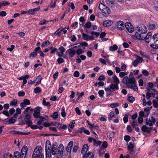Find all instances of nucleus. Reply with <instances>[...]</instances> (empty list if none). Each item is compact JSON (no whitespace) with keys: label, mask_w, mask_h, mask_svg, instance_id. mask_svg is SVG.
Returning a JSON list of instances; mask_svg holds the SVG:
<instances>
[{"label":"nucleus","mask_w":158,"mask_h":158,"mask_svg":"<svg viewBox=\"0 0 158 158\" xmlns=\"http://www.w3.org/2000/svg\"><path fill=\"white\" fill-rule=\"evenodd\" d=\"M64 147L62 144H60L58 148L56 142L51 145L49 140H47L45 144L46 158H51L52 155H57L56 158H59L62 155Z\"/></svg>","instance_id":"obj_1"},{"label":"nucleus","mask_w":158,"mask_h":158,"mask_svg":"<svg viewBox=\"0 0 158 158\" xmlns=\"http://www.w3.org/2000/svg\"><path fill=\"white\" fill-rule=\"evenodd\" d=\"M42 149L40 146H37L34 149L32 158H44Z\"/></svg>","instance_id":"obj_2"},{"label":"nucleus","mask_w":158,"mask_h":158,"mask_svg":"<svg viewBox=\"0 0 158 158\" xmlns=\"http://www.w3.org/2000/svg\"><path fill=\"white\" fill-rule=\"evenodd\" d=\"M136 81L134 77L128 78L127 86L129 88L134 90L135 91H138V88L136 85Z\"/></svg>","instance_id":"obj_3"},{"label":"nucleus","mask_w":158,"mask_h":158,"mask_svg":"<svg viewBox=\"0 0 158 158\" xmlns=\"http://www.w3.org/2000/svg\"><path fill=\"white\" fill-rule=\"evenodd\" d=\"M98 8L103 13L106 15L109 14L110 13V10L109 8L102 2L99 3Z\"/></svg>","instance_id":"obj_4"},{"label":"nucleus","mask_w":158,"mask_h":158,"mask_svg":"<svg viewBox=\"0 0 158 158\" xmlns=\"http://www.w3.org/2000/svg\"><path fill=\"white\" fill-rule=\"evenodd\" d=\"M137 27L138 31L140 34H145L147 31L146 27L143 24H140Z\"/></svg>","instance_id":"obj_5"},{"label":"nucleus","mask_w":158,"mask_h":158,"mask_svg":"<svg viewBox=\"0 0 158 158\" xmlns=\"http://www.w3.org/2000/svg\"><path fill=\"white\" fill-rule=\"evenodd\" d=\"M42 108L40 106H37L34 109V112L33 114L34 118H36L40 115V110Z\"/></svg>","instance_id":"obj_6"},{"label":"nucleus","mask_w":158,"mask_h":158,"mask_svg":"<svg viewBox=\"0 0 158 158\" xmlns=\"http://www.w3.org/2000/svg\"><path fill=\"white\" fill-rule=\"evenodd\" d=\"M27 151V147L26 146H24L22 149L21 152L20 156V158H25L26 154Z\"/></svg>","instance_id":"obj_7"},{"label":"nucleus","mask_w":158,"mask_h":158,"mask_svg":"<svg viewBox=\"0 0 158 158\" xmlns=\"http://www.w3.org/2000/svg\"><path fill=\"white\" fill-rule=\"evenodd\" d=\"M143 60V58L142 57L138 56L137 57V59L133 62L132 65L134 67H135L137 66L139 63H142Z\"/></svg>","instance_id":"obj_8"},{"label":"nucleus","mask_w":158,"mask_h":158,"mask_svg":"<svg viewBox=\"0 0 158 158\" xmlns=\"http://www.w3.org/2000/svg\"><path fill=\"white\" fill-rule=\"evenodd\" d=\"M110 90H111V92H115V94H118V92H116V90L119 89L118 85L112 84L110 85Z\"/></svg>","instance_id":"obj_9"},{"label":"nucleus","mask_w":158,"mask_h":158,"mask_svg":"<svg viewBox=\"0 0 158 158\" xmlns=\"http://www.w3.org/2000/svg\"><path fill=\"white\" fill-rule=\"evenodd\" d=\"M116 26L118 30L120 31L123 30L124 28V23L121 21H118L116 24Z\"/></svg>","instance_id":"obj_10"},{"label":"nucleus","mask_w":158,"mask_h":158,"mask_svg":"<svg viewBox=\"0 0 158 158\" xmlns=\"http://www.w3.org/2000/svg\"><path fill=\"white\" fill-rule=\"evenodd\" d=\"M131 24L130 22H127L125 23V27L128 31L130 33H131L134 31V28L133 26H131V27H130V29H129V27H130L131 25Z\"/></svg>","instance_id":"obj_11"},{"label":"nucleus","mask_w":158,"mask_h":158,"mask_svg":"<svg viewBox=\"0 0 158 158\" xmlns=\"http://www.w3.org/2000/svg\"><path fill=\"white\" fill-rule=\"evenodd\" d=\"M152 129V127H149L146 126V125H143L142 127L141 130L144 132L149 133L151 132Z\"/></svg>","instance_id":"obj_12"},{"label":"nucleus","mask_w":158,"mask_h":158,"mask_svg":"<svg viewBox=\"0 0 158 158\" xmlns=\"http://www.w3.org/2000/svg\"><path fill=\"white\" fill-rule=\"evenodd\" d=\"M94 154L92 152H89L83 155L82 158H94Z\"/></svg>","instance_id":"obj_13"},{"label":"nucleus","mask_w":158,"mask_h":158,"mask_svg":"<svg viewBox=\"0 0 158 158\" xmlns=\"http://www.w3.org/2000/svg\"><path fill=\"white\" fill-rule=\"evenodd\" d=\"M67 51L68 52L69 57L70 59V58L73 57L76 53V50L72 49L70 48V49L68 50Z\"/></svg>","instance_id":"obj_14"},{"label":"nucleus","mask_w":158,"mask_h":158,"mask_svg":"<svg viewBox=\"0 0 158 158\" xmlns=\"http://www.w3.org/2000/svg\"><path fill=\"white\" fill-rule=\"evenodd\" d=\"M89 148V146L87 144H84L83 146L81 151V153L82 155L85 154L87 153V152Z\"/></svg>","instance_id":"obj_15"},{"label":"nucleus","mask_w":158,"mask_h":158,"mask_svg":"<svg viewBox=\"0 0 158 158\" xmlns=\"http://www.w3.org/2000/svg\"><path fill=\"white\" fill-rule=\"evenodd\" d=\"M113 23V21L111 20H107L103 21V24L105 27H110Z\"/></svg>","instance_id":"obj_16"},{"label":"nucleus","mask_w":158,"mask_h":158,"mask_svg":"<svg viewBox=\"0 0 158 158\" xmlns=\"http://www.w3.org/2000/svg\"><path fill=\"white\" fill-rule=\"evenodd\" d=\"M133 38L134 40H141L143 39L140 34L138 33V32L135 33V35L133 36Z\"/></svg>","instance_id":"obj_17"},{"label":"nucleus","mask_w":158,"mask_h":158,"mask_svg":"<svg viewBox=\"0 0 158 158\" xmlns=\"http://www.w3.org/2000/svg\"><path fill=\"white\" fill-rule=\"evenodd\" d=\"M134 144V142L133 143L132 142H130L127 147L128 150H131L133 149L135 146Z\"/></svg>","instance_id":"obj_18"},{"label":"nucleus","mask_w":158,"mask_h":158,"mask_svg":"<svg viewBox=\"0 0 158 158\" xmlns=\"http://www.w3.org/2000/svg\"><path fill=\"white\" fill-rule=\"evenodd\" d=\"M118 47L116 44H114L112 46H110L109 50L111 51H114L118 49Z\"/></svg>","instance_id":"obj_19"},{"label":"nucleus","mask_w":158,"mask_h":158,"mask_svg":"<svg viewBox=\"0 0 158 158\" xmlns=\"http://www.w3.org/2000/svg\"><path fill=\"white\" fill-rule=\"evenodd\" d=\"M112 78L114 79V82L116 85H118L120 81L119 79L117 77V76L114 75L113 77Z\"/></svg>","instance_id":"obj_20"},{"label":"nucleus","mask_w":158,"mask_h":158,"mask_svg":"<svg viewBox=\"0 0 158 158\" xmlns=\"http://www.w3.org/2000/svg\"><path fill=\"white\" fill-rule=\"evenodd\" d=\"M115 133L113 131H110L107 133V136L110 138H114V137Z\"/></svg>","instance_id":"obj_21"},{"label":"nucleus","mask_w":158,"mask_h":158,"mask_svg":"<svg viewBox=\"0 0 158 158\" xmlns=\"http://www.w3.org/2000/svg\"><path fill=\"white\" fill-rule=\"evenodd\" d=\"M145 124L147 125H148L150 126H153V124H152L151 120L150 117H149V119L146 118V119Z\"/></svg>","instance_id":"obj_22"},{"label":"nucleus","mask_w":158,"mask_h":158,"mask_svg":"<svg viewBox=\"0 0 158 158\" xmlns=\"http://www.w3.org/2000/svg\"><path fill=\"white\" fill-rule=\"evenodd\" d=\"M34 92L35 94L41 93L42 92V89L40 87H37L34 89Z\"/></svg>","instance_id":"obj_23"},{"label":"nucleus","mask_w":158,"mask_h":158,"mask_svg":"<svg viewBox=\"0 0 158 158\" xmlns=\"http://www.w3.org/2000/svg\"><path fill=\"white\" fill-rule=\"evenodd\" d=\"M105 152V149L102 148H100L99 149L98 153L99 155L100 156H102L104 153Z\"/></svg>","instance_id":"obj_24"},{"label":"nucleus","mask_w":158,"mask_h":158,"mask_svg":"<svg viewBox=\"0 0 158 158\" xmlns=\"http://www.w3.org/2000/svg\"><path fill=\"white\" fill-rule=\"evenodd\" d=\"M82 35L83 39L85 40L86 41H89L88 37H89V35L88 34L85 33L84 32H82Z\"/></svg>","instance_id":"obj_25"},{"label":"nucleus","mask_w":158,"mask_h":158,"mask_svg":"<svg viewBox=\"0 0 158 158\" xmlns=\"http://www.w3.org/2000/svg\"><path fill=\"white\" fill-rule=\"evenodd\" d=\"M43 104L45 106H51V104L49 102H46L45 98H43L42 102Z\"/></svg>","instance_id":"obj_26"},{"label":"nucleus","mask_w":158,"mask_h":158,"mask_svg":"<svg viewBox=\"0 0 158 158\" xmlns=\"http://www.w3.org/2000/svg\"><path fill=\"white\" fill-rule=\"evenodd\" d=\"M50 41L48 40L43 42L41 45V47L42 48H44L46 46H47L50 44Z\"/></svg>","instance_id":"obj_27"},{"label":"nucleus","mask_w":158,"mask_h":158,"mask_svg":"<svg viewBox=\"0 0 158 158\" xmlns=\"http://www.w3.org/2000/svg\"><path fill=\"white\" fill-rule=\"evenodd\" d=\"M106 3L108 5H112L114 4V0H105Z\"/></svg>","instance_id":"obj_28"},{"label":"nucleus","mask_w":158,"mask_h":158,"mask_svg":"<svg viewBox=\"0 0 158 158\" xmlns=\"http://www.w3.org/2000/svg\"><path fill=\"white\" fill-rule=\"evenodd\" d=\"M127 100L131 103H133L135 100V98L131 96H129L127 98Z\"/></svg>","instance_id":"obj_29"},{"label":"nucleus","mask_w":158,"mask_h":158,"mask_svg":"<svg viewBox=\"0 0 158 158\" xmlns=\"http://www.w3.org/2000/svg\"><path fill=\"white\" fill-rule=\"evenodd\" d=\"M14 158H20V153L18 151H16L14 153Z\"/></svg>","instance_id":"obj_30"},{"label":"nucleus","mask_w":158,"mask_h":158,"mask_svg":"<svg viewBox=\"0 0 158 158\" xmlns=\"http://www.w3.org/2000/svg\"><path fill=\"white\" fill-rule=\"evenodd\" d=\"M37 55V53L34 51L32 52L31 53L29 54V58L31 59H32L33 57H36Z\"/></svg>","instance_id":"obj_31"},{"label":"nucleus","mask_w":158,"mask_h":158,"mask_svg":"<svg viewBox=\"0 0 158 158\" xmlns=\"http://www.w3.org/2000/svg\"><path fill=\"white\" fill-rule=\"evenodd\" d=\"M18 103L17 100L16 99H14L10 103V105L11 106H16Z\"/></svg>","instance_id":"obj_32"},{"label":"nucleus","mask_w":158,"mask_h":158,"mask_svg":"<svg viewBox=\"0 0 158 158\" xmlns=\"http://www.w3.org/2000/svg\"><path fill=\"white\" fill-rule=\"evenodd\" d=\"M153 41L156 42L158 41V33L152 36Z\"/></svg>","instance_id":"obj_33"},{"label":"nucleus","mask_w":158,"mask_h":158,"mask_svg":"<svg viewBox=\"0 0 158 158\" xmlns=\"http://www.w3.org/2000/svg\"><path fill=\"white\" fill-rule=\"evenodd\" d=\"M76 53L78 55H79L84 53V51L83 50L79 48L76 50Z\"/></svg>","instance_id":"obj_34"},{"label":"nucleus","mask_w":158,"mask_h":158,"mask_svg":"<svg viewBox=\"0 0 158 158\" xmlns=\"http://www.w3.org/2000/svg\"><path fill=\"white\" fill-rule=\"evenodd\" d=\"M16 121V119L13 118V117H10L8 119L9 123H10V124H14L15 123Z\"/></svg>","instance_id":"obj_35"},{"label":"nucleus","mask_w":158,"mask_h":158,"mask_svg":"<svg viewBox=\"0 0 158 158\" xmlns=\"http://www.w3.org/2000/svg\"><path fill=\"white\" fill-rule=\"evenodd\" d=\"M61 111V115L63 117H65L66 116V114L65 110V108L64 107H62Z\"/></svg>","instance_id":"obj_36"},{"label":"nucleus","mask_w":158,"mask_h":158,"mask_svg":"<svg viewBox=\"0 0 158 158\" xmlns=\"http://www.w3.org/2000/svg\"><path fill=\"white\" fill-rule=\"evenodd\" d=\"M31 116L28 113H26L25 115V119L27 120H31Z\"/></svg>","instance_id":"obj_37"},{"label":"nucleus","mask_w":158,"mask_h":158,"mask_svg":"<svg viewBox=\"0 0 158 158\" xmlns=\"http://www.w3.org/2000/svg\"><path fill=\"white\" fill-rule=\"evenodd\" d=\"M104 93V92L103 90H99L98 92V94L99 97L100 98L103 97V94Z\"/></svg>","instance_id":"obj_38"},{"label":"nucleus","mask_w":158,"mask_h":158,"mask_svg":"<svg viewBox=\"0 0 158 158\" xmlns=\"http://www.w3.org/2000/svg\"><path fill=\"white\" fill-rule=\"evenodd\" d=\"M128 116L127 114L124 115V117L123 118V120L125 123H127L128 122Z\"/></svg>","instance_id":"obj_39"},{"label":"nucleus","mask_w":158,"mask_h":158,"mask_svg":"<svg viewBox=\"0 0 158 158\" xmlns=\"http://www.w3.org/2000/svg\"><path fill=\"white\" fill-rule=\"evenodd\" d=\"M84 128L83 127H81L80 128H79L78 130L76 131V133H80L82 134L83 132L84 131Z\"/></svg>","instance_id":"obj_40"},{"label":"nucleus","mask_w":158,"mask_h":158,"mask_svg":"<svg viewBox=\"0 0 158 158\" xmlns=\"http://www.w3.org/2000/svg\"><path fill=\"white\" fill-rule=\"evenodd\" d=\"M91 26V23L90 22H88L86 23L84 26V27L87 28H90Z\"/></svg>","instance_id":"obj_41"},{"label":"nucleus","mask_w":158,"mask_h":158,"mask_svg":"<svg viewBox=\"0 0 158 158\" xmlns=\"http://www.w3.org/2000/svg\"><path fill=\"white\" fill-rule=\"evenodd\" d=\"M119 104L118 103H113L110 104V106L111 108H114L117 107L119 106Z\"/></svg>","instance_id":"obj_42"},{"label":"nucleus","mask_w":158,"mask_h":158,"mask_svg":"<svg viewBox=\"0 0 158 158\" xmlns=\"http://www.w3.org/2000/svg\"><path fill=\"white\" fill-rule=\"evenodd\" d=\"M146 98L147 99H149L152 96V95H153V93L152 92L150 93L147 92L146 93Z\"/></svg>","instance_id":"obj_43"},{"label":"nucleus","mask_w":158,"mask_h":158,"mask_svg":"<svg viewBox=\"0 0 158 158\" xmlns=\"http://www.w3.org/2000/svg\"><path fill=\"white\" fill-rule=\"evenodd\" d=\"M108 146V143L106 141H104L103 143L102 147L101 148H102L104 149L106 148Z\"/></svg>","instance_id":"obj_44"},{"label":"nucleus","mask_w":158,"mask_h":158,"mask_svg":"<svg viewBox=\"0 0 158 158\" xmlns=\"http://www.w3.org/2000/svg\"><path fill=\"white\" fill-rule=\"evenodd\" d=\"M140 54L142 56L146 58H148V56L147 55L146 53L142 51H140L139 52Z\"/></svg>","instance_id":"obj_45"},{"label":"nucleus","mask_w":158,"mask_h":158,"mask_svg":"<svg viewBox=\"0 0 158 158\" xmlns=\"http://www.w3.org/2000/svg\"><path fill=\"white\" fill-rule=\"evenodd\" d=\"M51 117L54 118L56 119L58 117V113L57 112H55L53 113Z\"/></svg>","instance_id":"obj_46"},{"label":"nucleus","mask_w":158,"mask_h":158,"mask_svg":"<svg viewBox=\"0 0 158 158\" xmlns=\"http://www.w3.org/2000/svg\"><path fill=\"white\" fill-rule=\"evenodd\" d=\"M152 103L153 106L155 108H157L158 107V103L156 101L153 100L152 101Z\"/></svg>","instance_id":"obj_47"},{"label":"nucleus","mask_w":158,"mask_h":158,"mask_svg":"<svg viewBox=\"0 0 158 158\" xmlns=\"http://www.w3.org/2000/svg\"><path fill=\"white\" fill-rule=\"evenodd\" d=\"M149 27L150 29L151 30H153L156 28V26L155 24H149Z\"/></svg>","instance_id":"obj_48"},{"label":"nucleus","mask_w":158,"mask_h":158,"mask_svg":"<svg viewBox=\"0 0 158 158\" xmlns=\"http://www.w3.org/2000/svg\"><path fill=\"white\" fill-rule=\"evenodd\" d=\"M124 139L125 141L128 142L131 140V137L129 135H126L124 136Z\"/></svg>","instance_id":"obj_49"},{"label":"nucleus","mask_w":158,"mask_h":158,"mask_svg":"<svg viewBox=\"0 0 158 158\" xmlns=\"http://www.w3.org/2000/svg\"><path fill=\"white\" fill-rule=\"evenodd\" d=\"M58 50L57 48H54L53 50H52L50 52L51 54H55L56 52L57 53V54L58 53Z\"/></svg>","instance_id":"obj_50"},{"label":"nucleus","mask_w":158,"mask_h":158,"mask_svg":"<svg viewBox=\"0 0 158 158\" xmlns=\"http://www.w3.org/2000/svg\"><path fill=\"white\" fill-rule=\"evenodd\" d=\"M35 13L33 9H30L27 11V14L29 15H33Z\"/></svg>","instance_id":"obj_51"},{"label":"nucleus","mask_w":158,"mask_h":158,"mask_svg":"<svg viewBox=\"0 0 158 158\" xmlns=\"http://www.w3.org/2000/svg\"><path fill=\"white\" fill-rule=\"evenodd\" d=\"M23 102L26 106L29 105L31 103L30 101L27 99H24Z\"/></svg>","instance_id":"obj_52"},{"label":"nucleus","mask_w":158,"mask_h":158,"mask_svg":"<svg viewBox=\"0 0 158 158\" xmlns=\"http://www.w3.org/2000/svg\"><path fill=\"white\" fill-rule=\"evenodd\" d=\"M75 123V120H73L72 122H70L69 124V126L71 128L73 129L74 126V124Z\"/></svg>","instance_id":"obj_53"},{"label":"nucleus","mask_w":158,"mask_h":158,"mask_svg":"<svg viewBox=\"0 0 158 158\" xmlns=\"http://www.w3.org/2000/svg\"><path fill=\"white\" fill-rule=\"evenodd\" d=\"M142 73L145 76H148L149 74L148 72L146 70H143L142 71Z\"/></svg>","instance_id":"obj_54"},{"label":"nucleus","mask_w":158,"mask_h":158,"mask_svg":"<svg viewBox=\"0 0 158 158\" xmlns=\"http://www.w3.org/2000/svg\"><path fill=\"white\" fill-rule=\"evenodd\" d=\"M128 78L127 77H124L123 80V82L124 84H126L127 85V83L128 82Z\"/></svg>","instance_id":"obj_55"},{"label":"nucleus","mask_w":158,"mask_h":158,"mask_svg":"<svg viewBox=\"0 0 158 158\" xmlns=\"http://www.w3.org/2000/svg\"><path fill=\"white\" fill-rule=\"evenodd\" d=\"M57 61L59 64L63 63L64 61V60L61 58H58L57 60Z\"/></svg>","instance_id":"obj_56"},{"label":"nucleus","mask_w":158,"mask_h":158,"mask_svg":"<svg viewBox=\"0 0 158 158\" xmlns=\"http://www.w3.org/2000/svg\"><path fill=\"white\" fill-rule=\"evenodd\" d=\"M60 125V127L62 129H63L64 130H65L66 129L67 126L66 124L64 125L62 123H59V125Z\"/></svg>","instance_id":"obj_57"},{"label":"nucleus","mask_w":158,"mask_h":158,"mask_svg":"<svg viewBox=\"0 0 158 158\" xmlns=\"http://www.w3.org/2000/svg\"><path fill=\"white\" fill-rule=\"evenodd\" d=\"M127 130L129 132H131L132 131V129L130 125H127Z\"/></svg>","instance_id":"obj_58"},{"label":"nucleus","mask_w":158,"mask_h":158,"mask_svg":"<svg viewBox=\"0 0 158 158\" xmlns=\"http://www.w3.org/2000/svg\"><path fill=\"white\" fill-rule=\"evenodd\" d=\"M25 95V93L24 91H20L18 93V95L19 97L24 96Z\"/></svg>","instance_id":"obj_59"},{"label":"nucleus","mask_w":158,"mask_h":158,"mask_svg":"<svg viewBox=\"0 0 158 158\" xmlns=\"http://www.w3.org/2000/svg\"><path fill=\"white\" fill-rule=\"evenodd\" d=\"M41 48L40 46H38L34 50V51L35 52L37 53V52H40V50Z\"/></svg>","instance_id":"obj_60"},{"label":"nucleus","mask_w":158,"mask_h":158,"mask_svg":"<svg viewBox=\"0 0 158 158\" xmlns=\"http://www.w3.org/2000/svg\"><path fill=\"white\" fill-rule=\"evenodd\" d=\"M120 158H130V157L129 156V155L128 154H127L125 156H124L123 154H121L120 155Z\"/></svg>","instance_id":"obj_61"},{"label":"nucleus","mask_w":158,"mask_h":158,"mask_svg":"<svg viewBox=\"0 0 158 158\" xmlns=\"http://www.w3.org/2000/svg\"><path fill=\"white\" fill-rule=\"evenodd\" d=\"M57 0H55L54 2L53 3L52 2H51L50 6L52 8H54L56 6V4Z\"/></svg>","instance_id":"obj_62"},{"label":"nucleus","mask_w":158,"mask_h":158,"mask_svg":"<svg viewBox=\"0 0 158 158\" xmlns=\"http://www.w3.org/2000/svg\"><path fill=\"white\" fill-rule=\"evenodd\" d=\"M87 56L89 57H90L92 55V52L91 51H88L86 53Z\"/></svg>","instance_id":"obj_63"},{"label":"nucleus","mask_w":158,"mask_h":158,"mask_svg":"<svg viewBox=\"0 0 158 158\" xmlns=\"http://www.w3.org/2000/svg\"><path fill=\"white\" fill-rule=\"evenodd\" d=\"M105 77L104 75H100L98 78V80L99 81H103L105 80Z\"/></svg>","instance_id":"obj_64"}]
</instances>
